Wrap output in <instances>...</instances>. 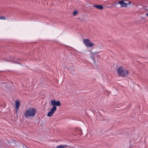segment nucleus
I'll return each mask as SVG.
<instances>
[{
    "instance_id": "f257e3e1",
    "label": "nucleus",
    "mask_w": 148,
    "mask_h": 148,
    "mask_svg": "<svg viewBox=\"0 0 148 148\" xmlns=\"http://www.w3.org/2000/svg\"><path fill=\"white\" fill-rule=\"evenodd\" d=\"M36 112V109L29 108L24 112V115L26 118H32L35 115Z\"/></svg>"
},
{
    "instance_id": "f03ea898",
    "label": "nucleus",
    "mask_w": 148,
    "mask_h": 148,
    "mask_svg": "<svg viewBox=\"0 0 148 148\" xmlns=\"http://www.w3.org/2000/svg\"><path fill=\"white\" fill-rule=\"evenodd\" d=\"M117 74L121 77H125L129 74V72L121 66L119 67L116 70Z\"/></svg>"
},
{
    "instance_id": "7ed1b4c3",
    "label": "nucleus",
    "mask_w": 148,
    "mask_h": 148,
    "mask_svg": "<svg viewBox=\"0 0 148 148\" xmlns=\"http://www.w3.org/2000/svg\"><path fill=\"white\" fill-rule=\"evenodd\" d=\"M83 42L84 44L88 47H91L94 45V44L92 42H90L89 40L88 39H84Z\"/></svg>"
},
{
    "instance_id": "20e7f679",
    "label": "nucleus",
    "mask_w": 148,
    "mask_h": 148,
    "mask_svg": "<svg viewBox=\"0 0 148 148\" xmlns=\"http://www.w3.org/2000/svg\"><path fill=\"white\" fill-rule=\"evenodd\" d=\"M100 52H92L90 53V57L94 61V64H96V61L95 60V57H97L98 54Z\"/></svg>"
},
{
    "instance_id": "39448f33",
    "label": "nucleus",
    "mask_w": 148,
    "mask_h": 148,
    "mask_svg": "<svg viewBox=\"0 0 148 148\" xmlns=\"http://www.w3.org/2000/svg\"><path fill=\"white\" fill-rule=\"evenodd\" d=\"M51 106L53 107L56 106H60L61 105V103L59 101H56L55 100H52L51 101Z\"/></svg>"
},
{
    "instance_id": "423d86ee",
    "label": "nucleus",
    "mask_w": 148,
    "mask_h": 148,
    "mask_svg": "<svg viewBox=\"0 0 148 148\" xmlns=\"http://www.w3.org/2000/svg\"><path fill=\"white\" fill-rule=\"evenodd\" d=\"M57 108L56 106H54L51 109L50 111L48 113L47 115L48 116H51L56 110Z\"/></svg>"
},
{
    "instance_id": "0eeeda50",
    "label": "nucleus",
    "mask_w": 148,
    "mask_h": 148,
    "mask_svg": "<svg viewBox=\"0 0 148 148\" xmlns=\"http://www.w3.org/2000/svg\"><path fill=\"white\" fill-rule=\"evenodd\" d=\"M130 2H129L128 3H126L124 2V1H119V3H116V5L119 4L121 5V6L123 7H126Z\"/></svg>"
},
{
    "instance_id": "6e6552de",
    "label": "nucleus",
    "mask_w": 148,
    "mask_h": 148,
    "mask_svg": "<svg viewBox=\"0 0 148 148\" xmlns=\"http://www.w3.org/2000/svg\"><path fill=\"white\" fill-rule=\"evenodd\" d=\"M20 102L19 101L16 100L15 101V106L16 110V112H17L19 107Z\"/></svg>"
},
{
    "instance_id": "1a4fd4ad",
    "label": "nucleus",
    "mask_w": 148,
    "mask_h": 148,
    "mask_svg": "<svg viewBox=\"0 0 148 148\" xmlns=\"http://www.w3.org/2000/svg\"><path fill=\"white\" fill-rule=\"evenodd\" d=\"M94 7L101 10L103 9V6L100 5H95Z\"/></svg>"
},
{
    "instance_id": "9d476101",
    "label": "nucleus",
    "mask_w": 148,
    "mask_h": 148,
    "mask_svg": "<svg viewBox=\"0 0 148 148\" xmlns=\"http://www.w3.org/2000/svg\"><path fill=\"white\" fill-rule=\"evenodd\" d=\"M67 147L68 146L66 145H62L57 146L56 147V148H65Z\"/></svg>"
},
{
    "instance_id": "9b49d317",
    "label": "nucleus",
    "mask_w": 148,
    "mask_h": 148,
    "mask_svg": "<svg viewBox=\"0 0 148 148\" xmlns=\"http://www.w3.org/2000/svg\"><path fill=\"white\" fill-rule=\"evenodd\" d=\"M0 19L5 20V18L4 16H0Z\"/></svg>"
},
{
    "instance_id": "f8f14e48",
    "label": "nucleus",
    "mask_w": 148,
    "mask_h": 148,
    "mask_svg": "<svg viewBox=\"0 0 148 148\" xmlns=\"http://www.w3.org/2000/svg\"><path fill=\"white\" fill-rule=\"evenodd\" d=\"M77 13V12L75 11L73 12V15H75Z\"/></svg>"
},
{
    "instance_id": "ddd939ff",
    "label": "nucleus",
    "mask_w": 148,
    "mask_h": 148,
    "mask_svg": "<svg viewBox=\"0 0 148 148\" xmlns=\"http://www.w3.org/2000/svg\"><path fill=\"white\" fill-rule=\"evenodd\" d=\"M145 8L147 11H148V7L145 6Z\"/></svg>"
},
{
    "instance_id": "4468645a",
    "label": "nucleus",
    "mask_w": 148,
    "mask_h": 148,
    "mask_svg": "<svg viewBox=\"0 0 148 148\" xmlns=\"http://www.w3.org/2000/svg\"><path fill=\"white\" fill-rule=\"evenodd\" d=\"M146 15H147V16H148V14H146Z\"/></svg>"
}]
</instances>
